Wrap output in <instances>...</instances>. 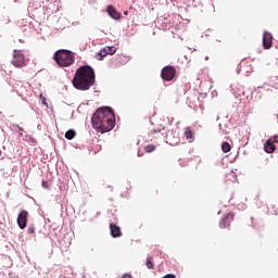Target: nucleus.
I'll list each match as a JSON object with an SVG mask.
<instances>
[{
    "label": "nucleus",
    "instance_id": "1",
    "mask_svg": "<svg viewBox=\"0 0 278 278\" xmlns=\"http://www.w3.org/2000/svg\"><path fill=\"white\" fill-rule=\"evenodd\" d=\"M91 124L93 129L100 134L112 131L116 125V117L112 108L103 106L98 109L91 117Z\"/></svg>",
    "mask_w": 278,
    "mask_h": 278
},
{
    "label": "nucleus",
    "instance_id": "2",
    "mask_svg": "<svg viewBox=\"0 0 278 278\" xmlns=\"http://www.w3.org/2000/svg\"><path fill=\"white\" fill-rule=\"evenodd\" d=\"M72 84L76 90H90L94 86V70L90 65H84L76 70Z\"/></svg>",
    "mask_w": 278,
    "mask_h": 278
},
{
    "label": "nucleus",
    "instance_id": "3",
    "mask_svg": "<svg viewBox=\"0 0 278 278\" xmlns=\"http://www.w3.org/2000/svg\"><path fill=\"white\" fill-rule=\"evenodd\" d=\"M53 60L61 67L73 66L75 64V53L71 50L61 49L54 53Z\"/></svg>",
    "mask_w": 278,
    "mask_h": 278
},
{
    "label": "nucleus",
    "instance_id": "4",
    "mask_svg": "<svg viewBox=\"0 0 278 278\" xmlns=\"http://www.w3.org/2000/svg\"><path fill=\"white\" fill-rule=\"evenodd\" d=\"M176 75H177V68H175V66L173 65H167L163 67L161 71V77L163 81H173Z\"/></svg>",
    "mask_w": 278,
    "mask_h": 278
},
{
    "label": "nucleus",
    "instance_id": "5",
    "mask_svg": "<svg viewBox=\"0 0 278 278\" xmlns=\"http://www.w3.org/2000/svg\"><path fill=\"white\" fill-rule=\"evenodd\" d=\"M275 144H278V135L270 137L264 143L265 153H275V151H277V146H275Z\"/></svg>",
    "mask_w": 278,
    "mask_h": 278
},
{
    "label": "nucleus",
    "instance_id": "6",
    "mask_svg": "<svg viewBox=\"0 0 278 278\" xmlns=\"http://www.w3.org/2000/svg\"><path fill=\"white\" fill-rule=\"evenodd\" d=\"M12 64L16 66V68H23L25 65V54H23L21 50H14Z\"/></svg>",
    "mask_w": 278,
    "mask_h": 278
},
{
    "label": "nucleus",
    "instance_id": "7",
    "mask_svg": "<svg viewBox=\"0 0 278 278\" xmlns=\"http://www.w3.org/2000/svg\"><path fill=\"white\" fill-rule=\"evenodd\" d=\"M29 218V213L27 211H21L17 215V225L20 229H25L27 227V220Z\"/></svg>",
    "mask_w": 278,
    "mask_h": 278
},
{
    "label": "nucleus",
    "instance_id": "8",
    "mask_svg": "<svg viewBox=\"0 0 278 278\" xmlns=\"http://www.w3.org/2000/svg\"><path fill=\"white\" fill-rule=\"evenodd\" d=\"M235 215L233 213L226 214L219 222L220 229H227V227H231V223H233Z\"/></svg>",
    "mask_w": 278,
    "mask_h": 278
},
{
    "label": "nucleus",
    "instance_id": "9",
    "mask_svg": "<svg viewBox=\"0 0 278 278\" xmlns=\"http://www.w3.org/2000/svg\"><path fill=\"white\" fill-rule=\"evenodd\" d=\"M116 53V47H105L100 50V52L97 54L98 60H103L108 55H114Z\"/></svg>",
    "mask_w": 278,
    "mask_h": 278
},
{
    "label": "nucleus",
    "instance_id": "10",
    "mask_svg": "<svg viewBox=\"0 0 278 278\" xmlns=\"http://www.w3.org/2000/svg\"><path fill=\"white\" fill-rule=\"evenodd\" d=\"M263 47L264 49H270L273 47V34L268 31L263 34Z\"/></svg>",
    "mask_w": 278,
    "mask_h": 278
},
{
    "label": "nucleus",
    "instance_id": "11",
    "mask_svg": "<svg viewBox=\"0 0 278 278\" xmlns=\"http://www.w3.org/2000/svg\"><path fill=\"white\" fill-rule=\"evenodd\" d=\"M110 231L112 238H121L123 236V232L121 231V228L115 224H110Z\"/></svg>",
    "mask_w": 278,
    "mask_h": 278
},
{
    "label": "nucleus",
    "instance_id": "12",
    "mask_svg": "<svg viewBox=\"0 0 278 278\" xmlns=\"http://www.w3.org/2000/svg\"><path fill=\"white\" fill-rule=\"evenodd\" d=\"M106 12L109 16H111V18H114L115 21H118L121 18V13L116 11L114 5H109Z\"/></svg>",
    "mask_w": 278,
    "mask_h": 278
},
{
    "label": "nucleus",
    "instance_id": "13",
    "mask_svg": "<svg viewBox=\"0 0 278 278\" xmlns=\"http://www.w3.org/2000/svg\"><path fill=\"white\" fill-rule=\"evenodd\" d=\"M222 151L224 153H229V151H231V144H229V142L225 141L222 143Z\"/></svg>",
    "mask_w": 278,
    "mask_h": 278
},
{
    "label": "nucleus",
    "instance_id": "14",
    "mask_svg": "<svg viewBox=\"0 0 278 278\" xmlns=\"http://www.w3.org/2000/svg\"><path fill=\"white\" fill-rule=\"evenodd\" d=\"M185 137L187 138V140H193L194 139V132H192V130L190 128H187L185 130Z\"/></svg>",
    "mask_w": 278,
    "mask_h": 278
},
{
    "label": "nucleus",
    "instance_id": "15",
    "mask_svg": "<svg viewBox=\"0 0 278 278\" xmlns=\"http://www.w3.org/2000/svg\"><path fill=\"white\" fill-rule=\"evenodd\" d=\"M75 136H77V132H75V130H67L65 132V138L67 140H73V138H75Z\"/></svg>",
    "mask_w": 278,
    "mask_h": 278
},
{
    "label": "nucleus",
    "instance_id": "16",
    "mask_svg": "<svg viewBox=\"0 0 278 278\" xmlns=\"http://www.w3.org/2000/svg\"><path fill=\"white\" fill-rule=\"evenodd\" d=\"M157 147L155 144H148L144 147L146 153H153V151H155Z\"/></svg>",
    "mask_w": 278,
    "mask_h": 278
},
{
    "label": "nucleus",
    "instance_id": "17",
    "mask_svg": "<svg viewBox=\"0 0 278 278\" xmlns=\"http://www.w3.org/2000/svg\"><path fill=\"white\" fill-rule=\"evenodd\" d=\"M146 266H147V268H149V269H153V268H154V265H153V257H148V258H147Z\"/></svg>",
    "mask_w": 278,
    "mask_h": 278
},
{
    "label": "nucleus",
    "instance_id": "18",
    "mask_svg": "<svg viewBox=\"0 0 278 278\" xmlns=\"http://www.w3.org/2000/svg\"><path fill=\"white\" fill-rule=\"evenodd\" d=\"M13 129L18 134V136L23 137V128L18 125H13Z\"/></svg>",
    "mask_w": 278,
    "mask_h": 278
},
{
    "label": "nucleus",
    "instance_id": "19",
    "mask_svg": "<svg viewBox=\"0 0 278 278\" xmlns=\"http://www.w3.org/2000/svg\"><path fill=\"white\" fill-rule=\"evenodd\" d=\"M27 231H28V233H29L30 236H33L34 233H36V227L29 226L28 229H27Z\"/></svg>",
    "mask_w": 278,
    "mask_h": 278
},
{
    "label": "nucleus",
    "instance_id": "20",
    "mask_svg": "<svg viewBox=\"0 0 278 278\" xmlns=\"http://www.w3.org/2000/svg\"><path fill=\"white\" fill-rule=\"evenodd\" d=\"M42 188H46L47 190H50L51 186L47 181H42Z\"/></svg>",
    "mask_w": 278,
    "mask_h": 278
},
{
    "label": "nucleus",
    "instance_id": "21",
    "mask_svg": "<svg viewBox=\"0 0 278 278\" xmlns=\"http://www.w3.org/2000/svg\"><path fill=\"white\" fill-rule=\"evenodd\" d=\"M122 278H134L130 274H124Z\"/></svg>",
    "mask_w": 278,
    "mask_h": 278
},
{
    "label": "nucleus",
    "instance_id": "22",
    "mask_svg": "<svg viewBox=\"0 0 278 278\" xmlns=\"http://www.w3.org/2000/svg\"><path fill=\"white\" fill-rule=\"evenodd\" d=\"M172 1V3H175V1H177V0H170Z\"/></svg>",
    "mask_w": 278,
    "mask_h": 278
},
{
    "label": "nucleus",
    "instance_id": "23",
    "mask_svg": "<svg viewBox=\"0 0 278 278\" xmlns=\"http://www.w3.org/2000/svg\"><path fill=\"white\" fill-rule=\"evenodd\" d=\"M0 155H1V150H0Z\"/></svg>",
    "mask_w": 278,
    "mask_h": 278
}]
</instances>
